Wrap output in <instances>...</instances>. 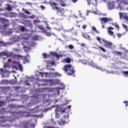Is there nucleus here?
Returning <instances> with one entry per match:
<instances>
[{
	"mask_svg": "<svg viewBox=\"0 0 128 128\" xmlns=\"http://www.w3.org/2000/svg\"><path fill=\"white\" fill-rule=\"evenodd\" d=\"M12 116H0V124H4L6 122H14L16 120H18L19 116H32L33 118H42L44 116V114H42L39 115H31L28 112H14Z\"/></svg>",
	"mask_w": 128,
	"mask_h": 128,
	"instance_id": "obj_1",
	"label": "nucleus"
},
{
	"mask_svg": "<svg viewBox=\"0 0 128 128\" xmlns=\"http://www.w3.org/2000/svg\"><path fill=\"white\" fill-rule=\"evenodd\" d=\"M50 6L52 7V10H56L57 14L58 16H64V14L68 15V14L70 12L72 14V10L68 11V10H66L64 9H60L58 8V4L54 2H50Z\"/></svg>",
	"mask_w": 128,
	"mask_h": 128,
	"instance_id": "obj_2",
	"label": "nucleus"
},
{
	"mask_svg": "<svg viewBox=\"0 0 128 128\" xmlns=\"http://www.w3.org/2000/svg\"><path fill=\"white\" fill-rule=\"evenodd\" d=\"M22 44L24 52H28L30 50V46H34V42H29L28 39H24L22 42Z\"/></svg>",
	"mask_w": 128,
	"mask_h": 128,
	"instance_id": "obj_3",
	"label": "nucleus"
},
{
	"mask_svg": "<svg viewBox=\"0 0 128 128\" xmlns=\"http://www.w3.org/2000/svg\"><path fill=\"white\" fill-rule=\"evenodd\" d=\"M115 4H118V6L116 5L117 10H122V8H126V6L128 4V0H116Z\"/></svg>",
	"mask_w": 128,
	"mask_h": 128,
	"instance_id": "obj_4",
	"label": "nucleus"
},
{
	"mask_svg": "<svg viewBox=\"0 0 128 128\" xmlns=\"http://www.w3.org/2000/svg\"><path fill=\"white\" fill-rule=\"evenodd\" d=\"M63 70H64L65 72L67 74L68 76H72L76 71L74 70V68L72 66L71 64H68L64 66Z\"/></svg>",
	"mask_w": 128,
	"mask_h": 128,
	"instance_id": "obj_5",
	"label": "nucleus"
},
{
	"mask_svg": "<svg viewBox=\"0 0 128 128\" xmlns=\"http://www.w3.org/2000/svg\"><path fill=\"white\" fill-rule=\"evenodd\" d=\"M54 84H60V86H62V88L58 87L55 88L58 94H60V90H64L66 88V85L64 84L62 82H60V80H54L52 82V86Z\"/></svg>",
	"mask_w": 128,
	"mask_h": 128,
	"instance_id": "obj_6",
	"label": "nucleus"
},
{
	"mask_svg": "<svg viewBox=\"0 0 128 128\" xmlns=\"http://www.w3.org/2000/svg\"><path fill=\"white\" fill-rule=\"evenodd\" d=\"M87 64H88L89 66H92V68H97V70H102V72H106V74H114V71L108 72V70H106L105 69L102 68V67L98 66H96V64H94V62L90 60H88V61L87 62Z\"/></svg>",
	"mask_w": 128,
	"mask_h": 128,
	"instance_id": "obj_7",
	"label": "nucleus"
},
{
	"mask_svg": "<svg viewBox=\"0 0 128 128\" xmlns=\"http://www.w3.org/2000/svg\"><path fill=\"white\" fill-rule=\"evenodd\" d=\"M12 54H14L12 52H8L6 51L2 52L0 53V58L4 60L12 56Z\"/></svg>",
	"mask_w": 128,
	"mask_h": 128,
	"instance_id": "obj_8",
	"label": "nucleus"
},
{
	"mask_svg": "<svg viewBox=\"0 0 128 128\" xmlns=\"http://www.w3.org/2000/svg\"><path fill=\"white\" fill-rule=\"evenodd\" d=\"M100 20H101V24H102V28H104V24H106V22H112V18H100Z\"/></svg>",
	"mask_w": 128,
	"mask_h": 128,
	"instance_id": "obj_9",
	"label": "nucleus"
},
{
	"mask_svg": "<svg viewBox=\"0 0 128 128\" xmlns=\"http://www.w3.org/2000/svg\"><path fill=\"white\" fill-rule=\"evenodd\" d=\"M116 1L114 2H109L108 5V8L110 10H113V8H116V6H118V4H116Z\"/></svg>",
	"mask_w": 128,
	"mask_h": 128,
	"instance_id": "obj_10",
	"label": "nucleus"
},
{
	"mask_svg": "<svg viewBox=\"0 0 128 128\" xmlns=\"http://www.w3.org/2000/svg\"><path fill=\"white\" fill-rule=\"evenodd\" d=\"M104 46L105 48H112V43L111 42L105 40L104 41Z\"/></svg>",
	"mask_w": 128,
	"mask_h": 128,
	"instance_id": "obj_11",
	"label": "nucleus"
},
{
	"mask_svg": "<svg viewBox=\"0 0 128 128\" xmlns=\"http://www.w3.org/2000/svg\"><path fill=\"white\" fill-rule=\"evenodd\" d=\"M70 108H72V106H69L67 108H65V109L60 110V112L61 114H64V112H66L67 114H68V112H70Z\"/></svg>",
	"mask_w": 128,
	"mask_h": 128,
	"instance_id": "obj_12",
	"label": "nucleus"
},
{
	"mask_svg": "<svg viewBox=\"0 0 128 128\" xmlns=\"http://www.w3.org/2000/svg\"><path fill=\"white\" fill-rule=\"evenodd\" d=\"M82 36L84 38H86L88 40H92V38H90V35L88 34V33L82 32Z\"/></svg>",
	"mask_w": 128,
	"mask_h": 128,
	"instance_id": "obj_13",
	"label": "nucleus"
},
{
	"mask_svg": "<svg viewBox=\"0 0 128 128\" xmlns=\"http://www.w3.org/2000/svg\"><path fill=\"white\" fill-rule=\"evenodd\" d=\"M120 16V18H124V20H128V16L126 15V13H120L119 14Z\"/></svg>",
	"mask_w": 128,
	"mask_h": 128,
	"instance_id": "obj_14",
	"label": "nucleus"
},
{
	"mask_svg": "<svg viewBox=\"0 0 128 128\" xmlns=\"http://www.w3.org/2000/svg\"><path fill=\"white\" fill-rule=\"evenodd\" d=\"M12 42H6L4 43V42H2V41H0V46H10V44H12Z\"/></svg>",
	"mask_w": 128,
	"mask_h": 128,
	"instance_id": "obj_15",
	"label": "nucleus"
},
{
	"mask_svg": "<svg viewBox=\"0 0 128 128\" xmlns=\"http://www.w3.org/2000/svg\"><path fill=\"white\" fill-rule=\"evenodd\" d=\"M72 62V60L70 58L68 57L66 58H64L62 60V62H64V64H70V62Z\"/></svg>",
	"mask_w": 128,
	"mask_h": 128,
	"instance_id": "obj_16",
	"label": "nucleus"
},
{
	"mask_svg": "<svg viewBox=\"0 0 128 128\" xmlns=\"http://www.w3.org/2000/svg\"><path fill=\"white\" fill-rule=\"evenodd\" d=\"M28 126V124L26 122H22L20 124V128H26Z\"/></svg>",
	"mask_w": 128,
	"mask_h": 128,
	"instance_id": "obj_17",
	"label": "nucleus"
},
{
	"mask_svg": "<svg viewBox=\"0 0 128 128\" xmlns=\"http://www.w3.org/2000/svg\"><path fill=\"white\" fill-rule=\"evenodd\" d=\"M38 76H42V78L44 77V76H46L48 74V72H38Z\"/></svg>",
	"mask_w": 128,
	"mask_h": 128,
	"instance_id": "obj_18",
	"label": "nucleus"
},
{
	"mask_svg": "<svg viewBox=\"0 0 128 128\" xmlns=\"http://www.w3.org/2000/svg\"><path fill=\"white\" fill-rule=\"evenodd\" d=\"M56 108V106L54 105L50 108H45L43 112H48V110H52V108Z\"/></svg>",
	"mask_w": 128,
	"mask_h": 128,
	"instance_id": "obj_19",
	"label": "nucleus"
},
{
	"mask_svg": "<svg viewBox=\"0 0 128 128\" xmlns=\"http://www.w3.org/2000/svg\"><path fill=\"white\" fill-rule=\"evenodd\" d=\"M52 54L54 56H56V58H62V55L58 54H56V52H52Z\"/></svg>",
	"mask_w": 128,
	"mask_h": 128,
	"instance_id": "obj_20",
	"label": "nucleus"
},
{
	"mask_svg": "<svg viewBox=\"0 0 128 128\" xmlns=\"http://www.w3.org/2000/svg\"><path fill=\"white\" fill-rule=\"evenodd\" d=\"M4 72H8V70H6V68H8V70H10V66H8V64H4Z\"/></svg>",
	"mask_w": 128,
	"mask_h": 128,
	"instance_id": "obj_21",
	"label": "nucleus"
},
{
	"mask_svg": "<svg viewBox=\"0 0 128 128\" xmlns=\"http://www.w3.org/2000/svg\"><path fill=\"white\" fill-rule=\"evenodd\" d=\"M55 114H56V117L57 118H60V114H58V108L57 107L55 110Z\"/></svg>",
	"mask_w": 128,
	"mask_h": 128,
	"instance_id": "obj_22",
	"label": "nucleus"
},
{
	"mask_svg": "<svg viewBox=\"0 0 128 128\" xmlns=\"http://www.w3.org/2000/svg\"><path fill=\"white\" fill-rule=\"evenodd\" d=\"M13 40L15 42H18V40H20V37L18 36H16L13 38Z\"/></svg>",
	"mask_w": 128,
	"mask_h": 128,
	"instance_id": "obj_23",
	"label": "nucleus"
},
{
	"mask_svg": "<svg viewBox=\"0 0 128 128\" xmlns=\"http://www.w3.org/2000/svg\"><path fill=\"white\" fill-rule=\"evenodd\" d=\"M113 54L116 56H122V53L118 51H114Z\"/></svg>",
	"mask_w": 128,
	"mask_h": 128,
	"instance_id": "obj_24",
	"label": "nucleus"
},
{
	"mask_svg": "<svg viewBox=\"0 0 128 128\" xmlns=\"http://www.w3.org/2000/svg\"><path fill=\"white\" fill-rule=\"evenodd\" d=\"M121 72L123 74L124 76H128V71H122Z\"/></svg>",
	"mask_w": 128,
	"mask_h": 128,
	"instance_id": "obj_25",
	"label": "nucleus"
},
{
	"mask_svg": "<svg viewBox=\"0 0 128 128\" xmlns=\"http://www.w3.org/2000/svg\"><path fill=\"white\" fill-rule=\"evenodd\" d=\"M58 124L59 126H64V124H66V122H64V120H62L58 122Z\"/></svg>",
	"mask_w": 128,
	"mask_h": 128,
	"instance_id": "obj_26",
	"label": "nucleus"
},
{
	"mask_svg": "<svg viewBox=\"0 0 128 128\" xmlns=\"http://www.w3.org/2000/svg\"><path fill=\"white\" fill-rule=\"evenodd\" d=\"M6 104L4 100L0 101V106H4Z\"/></svg>",
	"mask_w": 128,
	"mask_h": 128,
	"instance_id": "obj_27",
	"label": "nucleus"
},
{
	"mask_svg": "<svg viewBox=\"0 0 128 128\" xmlns=\"http://www.w3.org/2000/svg\"><path fill=\"white\" fill-rule=\"evenodd\" d=\"M60 4L62 6H66V4L62 0H60Z\"/></svg>",
	"mask_w": 128,
	"mask_h": 128,
	"instance_id": "obj_28",
	"label": "nucleus"
},
{
	"mask_svg": "<svg viewBox=\"0 0 128 128\" xmlns=\"http://www.w3.org/2000/svg\"><path fill=\"white\" fill-rule=\"evenodd\" d=\"M42 56L44 57V58H50V55L47 54H46L44 53L42 54Z\"/></svg>",
	"mask_w": 128,
	"mask_h": 128,
	"instance_id": "obj_29",
	"label": "nucleus"
},
{
	"mask_svg": "<svg viewBox=\"0 0 128 128\" xmlns=\"http://www.w3.org/2000/svg\"><path fill=\"white\" fill-rule=\"evenodd\" d=\"M18 68L19 70H20V72H22V70H22V64H18Z\"/></svg>",
	"mask_w": 128,
	"mask_h": 128,
	"instance_id": "obj_30",
	"label": "nucleus"
},
{
	"mask_svg": "<svg viewBox=\"0 0 128 128\" xmlns=\"http://www.w3.org/2000/svg\"><path fill=\"white\" fill-rule=\"evenodd\" d=\"M108 33L109 34V36H114V32H112L110 30H108Z\"/></svg>",
	"mask_w": 128,
	"mask_h": 128,
	"instance_id": "obj_31",
	"label": "nucleus"
},
{
	"mask_svg": "<svg viewBox=\"0 0 128 128\" xmlns=\"http://www.w3.org/2000/svg\"><path fill=\"white\" fill-rule=\"evenodd\" d=\"M6 10H8V12H10V10H12V7H10V4H8V6L6 8Z\"/></svg>",
	"mask_w": 128,
	"mask_h": 128,
	"instance_id": "obj_32",
	"label": "nucleus"
},
{
	"mask_svg": "<svg viewBox=\"0 0 128 128\" xmlns=\"http://www.w3.org/2000/svg\"><path fill=\"white\" fill-rule=\"evenodd\" d=\"M122 26L126 30V32H128V26L124 24H122Z\"/></svg>",
	"mask_w": 128,
	"mask_h": 128,
	"instance_id": "obj_33",
	"label": "nucleus"
},
{
	"mask_svg": "<svg viewBox=\"0 0 128 128\" xmlns=\"http://www.w3.org/2000/svg\"><path fill=\"white\" fill-rule=\"evenodd\" d=\"M10 14H11V13L7 12V13H5L4 14V16H6L7 18H10Z\"/></svg>",
	"mask_w": 128,
	"mask_h": 128,
	"instance_id": "obj_34",
	"label": "nucleus"
},
{
	"mask_svg": "<svg viewBox=\"0 0 128 128\" xmlns=\"http://www.w3.org/2000/svg\"><path fill=\"white\" fill-rule=\"evenodd\" d=\"M68 48H70V50H74V45L72 44L68 45Z\"/></svg>",
	"mask_w": 128,
	"mask_h": 128,
	"instance_id": "obj_35",
	"label": "nucleus"
},
{
	"mask_svg": "<svg viewBox=\"0 0 128 128\" xmlns=\"http://www.w3.org/2000/svg\"><path fill=\"white\" fill-rule=\"evenodd\" d=\"M13 50H15V52H18V53L22 52V51L20 49H16V48H14Z\"/></svg>",
	"mask_w": 128,
	"mask_h": 128,
	"instance_id": "obj_36",
	"label": "nucleus"
},
{
	"mask_svg": "<svg viewBox=\"0 0 128 128\" xmlns=\"http://www.w3.org/2000/svg\"><path fill=\"white\" fill-rule=\"evenodd\" d=\"M54 76H60L62 74H59L58 72H55L54 74Z\"/></svg>",
	"mask_w": 128,
	"mask_h": 128,
	"instance_id": "obj_37",
	"label": "nucleus"
},
{
	"mask_svg": "<svg viewBox=\"0 0 128 128\" xmlns=\"http://www.w3.org/2000/svg\"><path fill=\"white\" fill-rule=\"evenodd\" d=\"M22 10H24V12H25V14H30V12H29L28 10H24V8H22Z\"/></svg>",
	"mask_w": 128,
	"mask_h": 128,
	"instance_id": "obj_38",
	"label": "nucleus"
},
{
	"mask_svg": "<svg viewBox=\"0 0 128 128\" xmlns=\"http://www.w3.org/2000/svg\"><path fill=\"white\" fill-rule=\"evenodd\" d=\"M38 36H33V40H38Z\"/></svg>",
	"mask_w": 128,
	"mask_h": 128,
	"instance_id": "obj_39",
	"label": "nucleus"
},
{
	"mask_svg": "<svg viewBox=\"0 0 128 128\" xmlns=\"http://www.w3.org/2000/svg\"><path fill=\"white\" fill-rule=\"evenodd\" d=\"M82 63L83 64H88V62H86V60H83L81 61Z\"/></svg>",
	"mask_w": 128,
	"mask_h": 128,
	"instance_id": "obj_40",
	"label": "nucleus"
},
{
	"mask_svg": "<svg viewBox=\"0 0 128 128\" xmlns=\"http://www.w3.org/2000/svg\"><path fill=\"white\" fill-rule=\"evenodd\" d=\"M26 82V86H30V81L28 80H26L25 81Z\"/></svg>",
	"mask_w": 128,
	"mask_h": 128,
	"instance_id": "obj_41",
	"label": "nucleus"
},
{
	"mask_svg": "<svg viewBox=\"0 0 128 128\" xmlns=\"http://www.w3.org/2000/svg\"><path fill=\"white\" fill-rule=\"evenodd\" d=\"M99 48H100V50H101L103 52H106V49L104 48H102V46H99Z\"/></svg>",
	"mask_w": 128,
	"mask_h": 128,
	"instance_id": "obj_42",
	"label": "nucleus"
},
{
	"mask_svg": "<svg viewBox=\"0 0 128 128\" xmlns=\"http://www.w3.org/2000/svg\"><path fill=\"white\" fill-rule=\"evenodd\" d=\"M43 128H60L52 127L51 126H44Z\"/></svg>",
	"mask_w": 128,
	"mask_h": 128,
	"instance_id": "obj_43",
	"label": "nucleus"
},
{
	"mask_svg": "<svg viewBox=\"0 0 128 128\" xmlns=\"http://www.w3.org/2000/svg\"><path fill=\"white\" fill-rule=\"evenodd\" d=\"M75 56H76L77 58H81L82 56L76 52L75 53Z\"/></svg>",
	"mask_w": 128,
	"mask_h": 128,
	"instance_id": "obj_44",
	"label": "nucleus"
},
{
	"mask_svg": "<svg viewBox=\"0 0 128 128\" xmlns=\"http://www.w3.org/2000/svg\"><path fill=\"white\" fill-rule=\"evenodd\" d=\"M38 28L40 30H44V26H38Z\"/></svg>",
	"mask_w": 128,
	"mask_h": 128,
	"instance_id": "obj_45",
	"label": "nucleus"
},
{
	"mask_svg": "<svg viewBox=\"0 0 128 128\" xmlns=\"http://www.w3.org/2000/svg\"><path fill=\"white\" fill-rule=\"evenodd\" d=\"M6 82H8V80H2L1 82V84H6Z\"/></svg>",
	"mask_w": 128,
	"mask_h": 128,
	"instance_id": "obj_46",
	"label": "nucleus"
},
{
	"mask_svg": "<svg viewBox=\"0 0 128 128\" xmlns=\"http://www.w3.org/2000/svg\"><path fill=\"white\" fill-rule=\"evenodd\" d=\"M24 26H22L21 27H20V30L22 31V32H24Z\"/></svg>",
	"mask_w": 128,
	"mask_h": 128,
	"instance_id": "obj_47",
	"label": "nucleus"
},
{
	"mask_svg": "<svg viewBox=\"0 0 128 128\" xmlns=\"http://www.w3.org/2000/svg\"><path fill=\"white\" fill-rule=\"evenodd\" d=\"M40 8H42V10H44L46 9V7H44V6L41 5L40 6Z\"/></svg>",
	"mask_w": 128,
	"mask_h": 128,
	"instance_id": "obj_48",
	"label": "nucleus"
},
{
	"mask_svg": "<svg viewBox=\"0 0 128 128\" xmlns=\"http://www.w3.org/2000/svg\"><path fill=\"white\" fill-rule=\"evenodd\" d=\"M96 40H98V42H99L100 44H102V42H100V37H97Z\"/></svg>",
	"mask_w": 128,
	"mask_h": 128,
	"instance_id": "obj_49",
	"label": "nucleus"
},
{
	"mask_svg": "<svg viewBox=\"0 0 128 128\" xmlns=\"http://www.w3.org/2000/svg\"><path fill=\"white\" fill-rule=\"evenodd\" d=\"M124 104H126V106H128V101H124Z\"/></svg>",
	"mask_w": 128,
	"mask_h": 128,
	"instance_id": "obj_50",
	"label": "nucleus"
},
{
	"mask_svg": "<svg viewBox=\"0 0 128 128\" xmlns=\"http://www.w3.org/2000/svg\"><path fill=\"white\" fill-rule=\"evenodd\" d=\"M24 60L26 62H30V60L26 58H24Z\"/></svg>",
	"mask_w": 128,
	"mask_h": 128,
	"instance_id": "obj_51",
	"label": "nucleus"
},
{
	"mask_svg": "<svg viewBox=\"0 0 128 128\" xmlns=\"http://www.w3.org/2000/svg\"><path fill=\"white\" fill-rule=\"evenodd\" d=\"M115 27L118 28V30H120V26H118V24H116L115 25Z\"/></svg>",
	"mask_w": 128,
	"mask_h": 128,
	"instance_id": "obj_52",
	"label": "nucleus"
},
{
	"mask_svg": "<svg viewBox=\"0 0 128 128\" xmlns=\"http://www.w3.org/2000/svg\"><path fill=\"white\" fill-rule=\"evenodd\" d=\"M102 56L104 58H106V60H108V56L106 54H103Z\"/></svg>",
	"mask_w": 128,
	"mask_h": 128,
	"instance_id": "obj_53",
	"label": "nucleus"
},
{
	"mask_svg": "<svg viewBox=\"0 0 128 128\" xmlns=\"http://www.w3.org/2000/svg\"><path fill=\"white\" fill-rule=\"evenodd\" d=\"M64 118H70V116L68 115V114L66 116H64Z\"/></svg>",
	"mask_w": 128,
	"mask_h": 128,
	"instance_id": "obj_54",
	"label": "nucleus"
},
{
	"mask_svg": "<svg viewBox=\"0 0 128 128\" xmlns=\"http://www.w3.org/2000/svg\"><path fill=\"white\" fill-rule=\"evenodd\" d=\"M87 26L86 24H84L82 26V28L84 30V28H86Z\"/></svg>",
	"mask_w": 128,
	"mask_h": 128,
	"instance_id": "obj_55",
	"label": "nucleus"
},
{
	"mask_svg": "<svg viewBox=\"0 0 128 128\" xmlns=\"http://www.w3.org/2000/svg\"><path fill=\"white\" fill-rule=\"evenodd\" d=\"M46 35L47 36H50V32H46Z\"/></svg>",
	"mask_w": 128,
	"mask_h": 128,
	"instance_id": "obj_56",
	"label": "nucleus"
},
{
	"mask_svg": "<svg viewBox=\"0 0 128 128\" xmlns=\"http://www.w3.org/2000/svg\"><path fill=\"white\" fill-rule=\"evenodd\" d=\"M114 30V28H112V26H109L108 28V30Z\"/></svg>",
	"mask_w": 128,
	"mask_h": 128,
	"instance_id": "obj_57",
	"label": "nucleus"
},
{
	"mask_svg": "<svg viewBox=\"0 0 128 128\" xmlns=\"http://www.w3.org/2000/svg\"><path fill=\"white\" fill-rule=\"evenodd\" d=\"M92 30H94V32H96V27H94V26H92Z\"/></svg>",
	"mask_w": 128,
	"mask_h": 128,
	"instance_id": "obj_58",
	"label": "nucleus"
},
{
	"mask_svg": "<svg viewBox=\"0 0 128 128\" xmlns=\"http://www.w3.org/2000/svg\"><path fill=\"white\" fill-rule=\"evenodd\" d=\"M2 72H4V69L2 68H0V74H2Z\"/></svg>",
	"mask_w": 128,
	"mask_h": 128,
	"instance_id": "obj_59",
	"label": "nucleus"
},
{
	"mask_svg": "<svg viewBox=\"0 0 128 128\" xmlns=\"http://www.w3.org/2000/svg\"><path fill=\"white\" fill-rule=\"evenodd\" d=\"M34 15H32L31 16H30V18H32V20H34Z\"/></svg>",
	"mask_w": 128,
	"mask_h": 128,
	"instance_id": "obj_60",
	"label": "nucleus"
},
{
	"mask_svg": "<svg viewBox=\"0 0 128 128\" xmlns=\"http://www.w3.org/2000/svg\"><path fill=\"white\" fill-rule=\"evenodd\" d=\"M117 36L118 38H120V36H122V34L118 33V34H117Z\"/></svg>",
	"mask_w": 128,
	"mask_h": 128,
	"instance_id": "obj_61",
	"label": "nucleus"
},
{
	"mask_svg": "<svg viewBox=\"0 0 128 128\" xmlns=\"http://www.w3.org/2000/svg\"><path fill=\"white\" fill-rule=\"evenodd\" d=\"M26 4H29V6H32V4L31 2H26Z\"/></svg>",
	"mask_w": 128,
	"mask_h": 128,
	"instance_id": "obj_62",
	"label": "nucleus"
},
{
	"mask_svg": "<svg viewBox=\"0 0 128 128\" xmlns=\"http://www.w3.org/2000/svg\"><path fill=\"white\" fill-rule=\"evenodd\" d=\"M12 64H18V62H16V61H12Z\"/></svg>",
	"mask_w": 128,
	"mask_h": 128,
	"instance_id": "obj_63",
	"label": "nucleus"
},
{
	"mask_svg": "<svg viewBox=\"0 0 128 128\" xmlns=\"http://www.w3.org/2000/svg\"><path fill=\"white\" fill-rule=\"evenodd\" d=\"M46 27L47 28H49V30H50V27H48V24H46Z\"/></svg>",
	"mask_w": 128,
	"mask_h": 128,
	"instance_id": "obj_64",
	"label": "nucleus"
}]
</instances>
